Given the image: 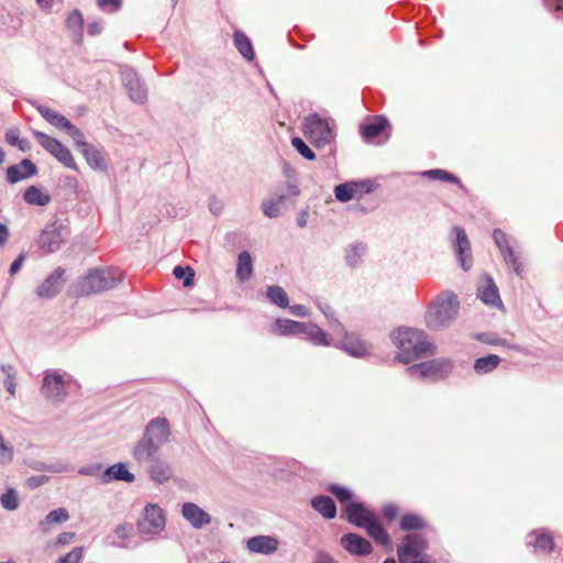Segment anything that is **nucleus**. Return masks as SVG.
<instances>
[{
  "instance_id": "obj_1",
  "label": "nucleus",
  "mask_w": 563,
  "mask_h": 563,
  "mask_svg": "<svg viewBox=\"0 0 563 563\" xmlns=\"http://www.w3.org/2000/svg\"><path fill=\"white\" fill-rule=\"evenodd\" d=\"M391 339L399 352L396 356L401 363H410L427 355L435 354V345L428 340L423 330L413 328H399L393 332Z\"/></svg>"
},
{
  "instance_id": "obj_2",
  "label": "nucleus",
  "mask_w": 563,
  "mask_h": 563,
  "mask_svg": "<svg viewBox=\"0 0 563 563\" xmlns=\"http://www.w3.org/2000/svg\"><path fill=\"white\" fill-rule=\"evenodd\" d=\"M460 300L452 291H442L429 303L424 312V324L432 331L449 328L457 318Z\"/></svg>"
},
{
  "instance_id": "obj_3",
  "label": "nucleus",
  "mask_w": 563,
  "mask_h": 563,
  "mask_svg": "<svg viewBox=\"0 0 563 563\" xmlns=\"http://www.w3.org/2000/svg\"><path fill=\"white\" fill-rule=\"evenodd\" d=\"M122 279L123 274L118 268H92L73 285V291L78 297L89 296L110 290Z\"/></svg>"
},
{
  "instance_id": "obj_4",
  "label": "nucleus",
  "mask_w": 563,
  "mask_h": 563,
  "mask_svg": "<svg viewBox=\"0 0 563 563\" xmlns=\"http://www.w3.org/2000/svg\"><path fill=\"white\" fill-rule=\"evenodd\" d=\"M346 520L360 528H364L368 536L382 545H388L390 538L380 523L377 515L367 509L362 503H349L345 507Z\"/></svg>"
},
{
  "instance_id": "obj_5",
  "label": "nucleus",
  "mask_w": 563,
  "mask_h": 563,
  "mask_svg": "<svg viewBox=\"0 0 563 563\" xmlns=\"http://www.w3.org/2000/svg\"><path fill=\"white\" fill-rule=\"evenodd\" d=\"M333 129V123L316 113L308 115L303 121L305 134L317 147L332 143L335 136Z\"/></svg>"
},
{
  "instance_id": "obj_6",
  "label": "nucleus",
  "mask_w": 563,
  "mask_h": 563,
  "mask_svg": "<svg viewBox=\"0 0 563 563\" xmlns=\"http://www.w3.org/2000/svg\"><path fill=\"white\" fill-rule=\"evenodd\" d=\"M69 232L62 221L55 220L45 225L36 240L38 250L43 254H51L59 250Z\"/></svg>"
},
{
  "instance_id": "obj_7",
  "label": "nucleus",
  "mask_w": 563,
  "mask_h": 563,
  "mask_svg": "<svg viewBox=\"0 0 563 563\" xmlns=\"http://www.w3.org/2000/svg\"><path fill=\"white\" fill-rule=\"evenodd\" d=\"M71 376L66 372L47 371L43 377L42 393L48 400L60 404L67 396V386Z\"/></svg>"
},
{
  "instance_id": "obj_8",
  "label": "nucleus",
  "mask_w": 563,
  "mask_h": 563,
  "mask_svg": "<svg viewBox=\"0 0 563 563\" xmlns=\"http://www.w3.org/2000/svg\"><path fill=\"white\" fill-rule=\"evenodd\" d=\"M453 368V364L449 358H434L421 362L406 368L407 374L412 378H431L441 379L446 377Z\"/></svg>"
},
{
  "instance_id": "obj_9",
  "label": "nucleus",
  "mask_w": 563,
  "mask_h": 563,
  "mask_svg": "<svg viewBox=\"0 0 563 563\" xmlns=\"http://www.w3.org/2000/svg\"><path fill=\"white\" fill-rule=\"evenodd\" d=\"M34 136L37 142L64 166L73 170L77 169L76 162L70 151L59 141L40 131H34Z\"/></svg>"
},
{
  "instance_id": "obj_10",
  "label": "nucleus",
  "mask_w": 563,
  "mask_h": 563,
  "mask_svg": "<svg viewBox=\"0 0 563 563\" xmlns=\"http://www.w3.org/2000/svg\"><path fill=\"white\" fill-rule=\"evenodd\" d=\"M165 515L156 504H148L143 510V516L137 522V530L142 534H157L165 528Z\"/></svg>"
},
{
  "instance_id": "obj_11",
  "label": "nucleus",
  "mask_w": 563,
  "mask_h": 563,
  "mask_svg": "<svg viewBox=\"0 0 563 563\" xmlns=\"http://www.w3.org/2000/svg\"><path fill=\"white\" fill-rule=\"evenodd\" d=\"M121 78L132 101L143 103L147 99V89L137 73L129 66L121 67Z\"/></svg>"
},
{
  "instance_id": "obj_12",
  "label": "nucleus",
  "mask_w": 563,
  "mask_h": 563,
  "mask_svg": "<svg viewBox=\"0 0 563 563\" xmlns=\"http://www.w3.org/2000/svg\"><path fill=\"white\" fill-rule=\"evenodd\" d=\"M334 334L342 336L338 346L349 355L353 357H366L371 355L372 346L367 342L363 341L358 335L346 332L344 328L343 332H340L339 330L334 332Z\"/></svg>"
},
{
  "instance_id": "obj_13",
  "label": "nucleus",
  "mask_w": 563,
  "mask_h": 563,
  "mask_svg": "<svg viewBox=\"0 0 563 563\" xmlns=\"http://www.w3.org/2000/svg\"><path fill=\"white\" fill-rule=\"evenodd\" d=\"M493 239H494L497 247L499 249V251H500V253H501V255L504 257L505 263L508 266H511L514 272L518 276H521L522 272H523V267H522L520 261L518 260V257L515 255V253L512 251V247L510 245V240L506 235V233H504L499 229H496L493 232Z\"/></svg>"
},
{
  "instance_id": "obj_14",
  "label": "nucleus",
  "mask_w": 563,
  "mask_h": 563,
  "mask_svg": "<svg viewBox=\"0 0 563 563\" xmlns=\"http://www.w3.org/2000/svg\"><path fill=\"white\" fill-rule=\"evenodd\" d=\"M299 188L292 184H286L285 191L276 194L262 202V210L265 217L274 219L280 214V205L289 197L299 195Z\"/></svg>"
},
{
  "instance_id": "obj_15",
  "label": "nucleus",
  "mask_w": 563,
  "mask_h": 563,
  "mask_svg": "<svg viewBox=\"0 0 563 563\" xmlns=\"http://www.w3.org/2000/svg\"><path fill=\"white\" fill-rule=\"evenodd\" d=\"M453 231L456 235V239L453 243L454 253L460 262L462 269L468 271L473 264L470 241L464 229L461 227H454Z\"/></svg>"
},
{
  "instance_id": "obj_16",
  "label": "nucleus",
  "mask_w": 563,
  "mask_h": 563,
  "mask_svg": "<svg viewBox=\"0 0 563 563\" xmlns=\"http://www.w3.org/2000/svg\"><path fill=\"white\" fill-rule=\"evenodd\" d=\"M65 269L57 267L51 275H48L44 282L37 287L36 294L40 298L51 299L55 297L64 286Z\"/></svg>"
},
{
  "instance_id": "obj_17",
  "label": "nucleus",
  "mask_w": 563,
  "mask_h": 563,
  "mask_svg": "<svg viewBox=\"0 0 563 563\" xmlns=\"http://www.w3.org/2000/svg\"><path fill=\"white\" fill-rule=\"evenodd\" d=\"M145 438H150L153 443H157V448L159 449L164 443L168 441L170 435L169 424L166 418H154L152 419L143 434Z\"/></svg>"
},
{
  "instance_id": "obj_18",
  "label": "nucleus",
  "mask_w": 563,
  "mask_h": 563,
  "mask_svg": "<svg viewBox=\"0 0 563 563\" xmlns=\"http://www.w3.org/2000/svg\"><path fill=\"white\" fill-rule=\"evenodd\" d=\"M402 544L398 548L399 562L421 558L424 549V541L418 534H407Z\"/></svg>"
},
{
  "instance_id": "obj_19",
  "label": "nucleus",
  "mask_w": 563,
  "mask_h": 563,
  "mask_svg": "<svg viewBox=\"0 0 563 563\" xmlns=\"http://www.w3.org/2000/svg\"><path fill=\"white\" fill-rule=\"evenodd\" d=\"M181 515L195 529H201L211 522V516L194 503H185Z\"/></svg>"
},
{
  "instance_id": "obj_20",
  "label": "nucleus",
  "mask_w": 563,
  "mask_h": 563,
  "mask_svg": "<svg viewBox=\"0 0 563 563\" xmlns=\"http://www.w3.org/2000/svg\"><path fill=\"white\" fill-rule=\"evenodd\" d=\"M341 545L354 555H367L372 552V544L356 533H346L340 540Z\"/></svg>"
},
{
  "instance_id": "obj_21",
  "label": "nucleus",
  "mask_w": 563,
  "mask_h": 563,
  "mask_svg": "<svg viewBox=\"0 0 563 563\" xmlns=\"http://www.w3.org/2000/svg\"><path fill=\"white\" fill-rule=\"evenodd\" d=\"M36 166L29 158H24L19 164L8 167L7 180L10 184H16L20 180L27 179L36 175Z\"/></svg>"
},
{
  "instance_id": "obj_22",
  "label": "nucleus",
  "mask_w": 563,
  "mask_h": 563,
  "mask_svg": "<svg viewBox=\"0 0 563 563\" xmlns=\"http://www.w3.org/2000/svg\"><path fill=\"white\" fill-rule=\"evenodd\" d=\"M278 540L271 536H256L247 540V549L253 553L272 554L278 549Z\"/></svg>"
},
{
  "instance_id": "obj_23",
  "label": "nucleus",
  "mask_w": 563,
  "mask_h": 563,
  "mask_svg": "<svg viewBox=\"0 0 563 563\" xmlns=\"http://www.w3.org/2000/svg\"><path fill=\"white\" fill-rule=\"evenodd\" d=\"M486 285L484 287H478L477 296L485 305H489L493 307L501 306V299L499 296V291L497 286L495 285L493 278L490 276H486Z\"/></svg>"
},
{
  "instance_id": "obj_24",
  "label": "nucleus",
  "mask_w": 563,
  "mask_h": 563,
  "mask_svg": "<svg viewBox=\"0 0 563 563\" xmlns=\"http://www.w3.org/2000/svg\"><path fill=\"white\" fill-rule=\"evenodd\" d=\"M157 451V443H153L150 438L143 435L134 446L132 456L140 463L148 462Z\"/></svg>"
},
{
  "instance_id": "obj_25",
  "label": "nucleus",
  "mask_w": 563,
  "mask_h": 563,
  "mask_svg": "<svg viewBox=\"0 0 563 563\" xmlns=\"http://www.w3.org/2000/svg\"><path fill=\"white\" fill-rule=\"evenodd\" d=\"M303 325L305 322L279 318L272 325L271 331L279 335H297L301 334Z\"/></svg>"
},
{
  "instance_id": "obj_26",
  "label": "nucleus",
  "mask_w": 563,
  "mask_h": 563,
  "mask_svg": "<svg viewBox=\"0 0 563 563\" xmlns=\"http://www.w3.org/2000/svg\"><path fill=\"white\" fill-rule=\"evenodd\" d=\"M311 507L325 519H333L336 516V506L329 496H316L311 499Z\"/></svg>"
},
{
  "instance_id": "obj_27",
  "label": "nucleus",
  "mask_w": 563,
  "mask_h": 563,
  "mask_svg": "<svg viewBox=\"0 0 563 563\" xmlns=\"http://www.w3.org/2000/svg\"><path fill=\"white\" fill-rule=\"evenodd\" d=\"M364 186H366V189H365L366 192H369L372 190L371 185H367L365 183L351 181V183L340 184V185L335 186V188H334V196H335L336 200H339L341 202H347L351 199H353V197L355 196V194L357 191V188L364 187Z\"/></svg>"
},
{
  "instance_id": "obj_28",
  "label": "nucleus",
  "mask_w": 563,
  "mask_h": 563,
  "mask_svg": "<svg viewBox=\"0 0 563 563\" xmlns=\"http://www.w3.org/2000/svg\"><path fill=\"white\" fill-rule=\"evenodd\" d=\"M387 125H388L387 119H385L383 117H375L374 119H372L371 121L366 122L365 124H363L361 126L362 136L366 141H372L376 136L382 134Z\"/></svg>"
},
{
  "instance_id": "obj_29",
  "label": "nucleus",
  "mask_w": 563,
  "mask_h": 563,
  "mask_svg": "<svg viewBox=\"0 0 563 563\" xmlns=\"http://www.w3.org/2000/svg\"><path fill=\"white\" fill-rule=\"evenodd\" d=\"M148 474L154 482L162 484L172 477L173 472L167 462L156 459L152 461Z\"/></svg>"
},
{
  "instance_id": "obj_30",
  "label": "nucleus",
  "mask_w": 563,
  "mask_h": 563,
  "mask_svg": "<svg viewBox=\"0 0 563 563\" xmlns=\"http://www.w3.org/2000/svg\"><path fill=\"white\" fill-rule=\"evenodd\" d=\"M305 329L301 330V334H305L307 339L314 345H330L328 334L317 324L312 322H305Z\"/></svg>"
},
{
  "instance_id": "obj_31",
  "label": "nucleus",
  "mask_w": 563,
  "mask_h": 563,
  "mask_svg": "<svg viewBox=\"0 0 563 563\" xmlns=\"http://www.w3.org/2000/svg\"><path fill=\"white\" fill-rule=\"evenodd\" d=\"M236 278L244 283L253 275V263L251 254L247 251H242L238 256L236 264Z\"/></svg>"
},
{
  "instance_id": "obj_32",
  "label": "nucleus",
  "mask_w": 563,
  "mask_h": 563,
  "mask_svg": "<svg viewBox=\"0 0 563 563\" xmlns=\"http://www.w3.org/2000/svg\"><path fill=\"white\" fill-rule=\"evenodd\" d=\"M80 153L84 155L85 159L91 168L102 170L107 168L104 157L99 148L87 144L84 148L80 150Z\"/></svg>"
},
{
  "instance_id": "obj_33",
  "label": "nucleus",
  "mask_w": 563,
  "mask_h": 563,
  "mask_svg": "<svg viewBox=\"0 0 563 563\" xmlns=\"http://www.w3.org/2000/svg\"><path fill=\"white\" fill-rule=\"evenodd\" d=\"M104 481L117 479L126 483H132L134 481V475L129 472L126 465L123 463H117L109 466L104 472Z\"/></svg>"
},
{
  "instance_id": "obj_34",
  "label": "nucleus",
  "mask_w": 563,
  "mask_h": 563,
  "mask_svg": "<svg viewBox=\"0 0 563 563\" xmlns=\"http://www.w3.org/2000/svg\"><path fill=\"white\" fill-rule=\"evenodd\" d=\"M366 244L363 242H356L351 245H349L345 249L344 258L350 267H355L360 264L362 257L364 256L366 252Z\"/></svg>"
},
{
  "instance_id": "obj_35",
  "label": "nucleus",
  "mask_w": 563,
  "mask_h": 563,
  "mask_svg": "<svg viewBox=\"0 0 563 563\" xmlns=\"http://www.w3.org/2000/svg\"><path fill=\"white\" fill-rule=\"evenodd\" d=\"M233 42L240 54L247 60L254 58V49L250 38L241 31H235Z\"/></svg>"
},
{
  "instance_id": "obj_36",
  "label": "nucleus",
  "mask_w": 563,
  "mask_h": 563,
  "mask_svg": "<svg viewBox=\"0 0 563 563\" xmlns=\"http://www.w3.org/2000/svg\"><path fill=\"white\" fill-rule=\"evenodd\" d=\"M528 538L529 539H528L527 543L528 544H532L537 552L550 553L552 551V549H553V544H554L553 540L548 534L540 533V534L537 536L533 532Z\"/></svg>"
},
{
  "instance_id": "obj_37",
  "label": "nucleus",
  "mask_w": 563,
  "mask_h": 563,
  "mask_svg": "<svg viewBox=\"0 0 563 563\" xmlns=\"http://www.w3.org/2000/svg\"><path fill=\"white\" fill-rule=\"evenodd\" d=\"M23 198L29 205L41 207L46 206L51 201V197L36 186H30L24 191Z\"/></svg>"
},
{
  "instance_id": "obj_38",
  "label": "nucleus",
  "mask_w": 563,
  "mask_h": 563,
  "mask_svg": "<svg viewBox=\"0 0 563 563\" xmlns=\"http://www.w3.org/2000/svg\"><path fill=\"white\" fill-rule=\"evenodd\" d=\"M500 361V357L495 354L478 357L474 363V371L481 375L490 373L499 365Z\"/></svg>"
},
{
  "instance_id": "obj_39",
  "label": "nucleus",
  "mask_w": 563,
  "mask_h": 563,
  "mask_svg": "<svg viewBox=\"0 0 563 563\" xmlns=\"http://www.w3.org/2000/svg\"><path fill=\"white\" fill-rule=\"evenodd\" d=\"M267 299L279 308L289 307V299L286 291L277 285L268 286L266 289Z\"/></svg>"
},
{
  "instance_id": "obj_40",
  "label": "nucleus",
  "mask_w": 563,
  "mask_h": 563,
  "mask_svg": "<svg viewBox=\"0 0 563 563\" xmlns=\"http://www.w3.org/2000/svg\"><path fill=\"white\" fill-rule=\"evenodd\" d=\"M37 111L48 123L58 129H64L69 121L66 117L49 109L46 106H37Z\"/></svg>"
},
{
  "instance_id": "obj_41",
  "label": "nucleus",
  "mask_w": 563,
  "mask_h": 563,
  "mask_svg": "<svg viewBox=\"0 0 563 563\" xmlns=\"http://www.w3.org/2000/svg\"><path fill=\"white\" fill-rule=\"evenodd\" d=\"M318 308L323 313V316L329 321L330 329L334 332L339 331L343 332V324L335 318L334 310L329 303L322 302L321 300L316 301Z\"/></svg>"
},
{
  "instance_id": "obj_42",
  "label": "nucleus",
  "mask_w": 563,
  "mask_h": 563,
  "mask_svg": "<svg viewBox=\"0 0 563 563\" xmlns=\"http://www.w3.org/2000/svg\"><path fill=\"white\" fill-rule=\"evenodd\" d=\"M68 519V511L65 508H57L49 511L40 525L43 529H46L53 525L66 522Z\"/></svg>"
},
{
  "instance_id": "obj_43",
  "label": "nucleus",
  "mask_w": 563,
  "mask_h": 563,
  "mask_svg": "<svg viewBox=\"0 0 563 563\" xmlns=\"http://www.w3.org/2000/svg\"><path fill=\"white\" fill-rule=\"evenodd\" d=\"M424 520L415 514H406L401 517L399 528L404 531L419 530L424 528Z\"/></svg>"
},
{
  "instance_id": "obj_44",
  "label": "nucleus",
  "mask_w": 563,
  "mask_h": 563,
  "mask_svg": "<svg viewBox=\"0 0 563 563\" xmlns=\"http://www.w3.org/2000/svg\"><path fill=\"white\" fill-rule=\"evenodd\" d=\"M35 471L38 472H48V473H64L69 471V465L64 462L56 463H45V462H35L32 466Z\"/></svg>"
},
{
  "instance_id": "obj_45",
  "label": "nucleus",
  "mask_w": 563,
  "mask_h": 563,
  "mask_svg": "<svg viewBox=\"0 0 563 563\" xmlns=\"http://www.w3.org/2000/svg\"><path fill=\"white\" fill-rule=\"evenodd\" d=\"M66 25L69 30L81 36L84 26L82 13L78 9L73 10L66 19Z\"/></svg>"
},
{
  "instance_id": "obj_46",
  "label": "nucleus",
  "mask_w": 563,
  "mask_h": 563,
  "mask_svg": "<svg viewBox=\"0 0 563 563\" xmlns=\"http://www.w3.org/2000/svg\"><path fill=\"white\" fill-rule=\"evenodd\" d=\"M422 175L434 180H443L460 184V179L455 175L443 169H429L423 172Z\"/></svg>"
},
{
  "instance_id": "obj_47",
  "label": "nucleus",
  "mask_w": 563,
  "mask_h": 563,
  "mask_svg": "<svg viewBox=\"0 0 563 563\" xmlns=\"http://www.w3.org/2000/svg\"><path fill=\"white\" fill-rule=\"evenodd\" d=\"M63 130H65L68 133V135L74 140V142L79 151L88 144L85 141L84 133L76 125H74L70 121H68V123L65 125V128Z\"/></svg>"
},
{
  "instance_id": "obj_48",
  "label": "nucleus",
  "mask_w": 563,
  "mask_h": 563,
  "mask_svg": "<svg viewBox=\"0 0 563 563\" xmlns=\"http://www.w3.org/2000/svg\"><path fill=\"white\" fill-rule=\"evenodd\" d=\"M173 274L177 279L184 280V286L188 287L194 284L195 272L189 266L177 265L173 269Z\"/></svg>"
},
{
  "instance_id": "obj_49",
  "label": "nucleus",
  "mask_w": 563,
  "mask_h": 563,
  "mask_svg": "<svg viewBox=\"0 0 563 563\" xmlns=\"http://www.w3.org/2000/svg\"><path fill=\"white\" fill-rule=\"evenodd\" d=\"M133 532V526L130 523H121L118 525L114 529V534L121 539L122 541L126 540ZM112 545L120 547V548H126L128 544L125 542L117 543L114 541H111Z\"/></svg>"
},
{
  "instance_id": "obj_50",
  "label": "nucleus",
  "mask_w": 563,
  "mask_h": 563,
  "mask_svg": "<svg viewBox=\"0 0 563 563\" xmlns=\"http://www.w3.org/2000/svg\"><path fill=\"white\" fill-rule=\"evenodd\" d=\"M291 145L306 159L312 161L316 158L313 151L306 144V142L298 136L292 137Z\"/></svg>"
},
{
  "instance_id": "obj_51",
  "label": "nucleus",
  "mask_w": 563,
  "mask_h": 563,
  "mask_svg": "<svg viewBox=\"0 0 563 563\" xmlns=\"http://www.w3.org/2000/svg\"><path fill=\"white\" fill-rule=\"evenodd\" d=\"M2 507L7 510H15L19 507L18 495L14 489L9 488L0 498Z\"/></svg>"
},
{
  "instance_id": "obj_52",
  "label": "nucleus",
  "mask_w": 563,
  "mask_h": 563,
  "mask_svg": "<svg viewBox=\"0 0 563 563\" xmlns=\"http://www.w3.org/2000/svg\"><path fill=\"white\" fill-rule=\"evenodd\" d=\"M328 490L332 493L340 503H346L353 496L352 492L349 488L340 486L338 484H331L328 487Z\"/></svg>"
},
{
  "instance_id": "obj_53",
  "label": "nucleus",
  "mask_w": 563,
  "mask_h": 563,
  "mask_svg": "<svg viewBox=\"0 0 563 563\" xmlns=\"http://www.w3.org/2000/svg\"><path fill=\"white\" fill-rule=\"evenodd\" d=\"M84 554V548L77 547L74 548L70 552H68L66 555L60 556L57 561V563H79Z\"/></svg>"
},
{
  "instance_id": "obj_54",
  "label": "nucleus",
  "mask_w": 563,
  "mask_h": 563,
  "mask_svg": "<svg viewBox=\"0 0 563 563\" xmlns=\"http://www.w3.org/2000/svg\"><path fill=\"white\" fill-rule=\"evenodd\" d=\"M97 5L106 12H117L122 5V0H97Z\"/></svg>"
},
{
  "instance_id": "obj_55",
  "label": "nucleus",
  "mask_w": 563,
  "mask_h": 563,
  "mask_svg": "<svg viewBox=\"0 0 563 563\" xmlns=\"http://www.w3.org/2000/svg\"><path fill=\"white\" fill-rule=\"evenodd\" d=\"M20 139V130L18 128H10L5 131L4 141L9 145L15 146Z\"/></svg>"
},
{
  "instance_id": "obj_56",
  "label": "nucleus",
  "mask_w": 563,
  "mask_h": 563,
  "mask_svg": "<svg viewBox=\"0 0 563 563\" xmlns=\"http://www.w3.org/2000/svg\"><path fill=\"white\" fill-rule=\"evenodd\" d=\"M478 339L489 345H504L506 341L504 339H500L492 333H483L478 336Z\"/></svg>"
},
{
  "instance_id": "obj_57",
  "label": "nucleus",
  "mask_w": 563,
  "mask_h": 563,
  "mask_svg": "<svg viewBox=\"0 0 563 563\" xmlns=\"http://www.w3.org/2000/svg\"><path fill=\"white\" fill-rule=\"evenodd\" d=\"M103 31V22L101 20H95L88 23L87 32L91 36H97Z\"/></svg>"
},
{
  "instance_id": "obj_58",
  "label": "nucleus",
  "mask_w": 563,
  "mask_h": 563,
  "mask_svg": "<svg viewBox=\"0 0 563 563\" xmlns=\"http://www.w3.org/2000/svg\"><path fill=\"white\" fill-rule=\"evenodd\" d=\"M289 309V311L297 316V317H301V318H306V317H309L310 316V310L309 308H307L306 306L303 305H294V306H289L287 307Z\"/></svg>"
},
{
  "instance_id": "obj_59",
  "label": "nucleus",
  "mask_w": 563,
  "mask_h": 563,
  "mask_svg": "<svg viewBox=\"0 0 563 563\" xmlns=\"http://www.w3.org/2000/svg\"><path fill=\"white\" fill-rule=\"evenodd\" d=\"M25 258H26L25 253L22 252L19 254V256L13 261V263L10 266V269H9L10 275L13 276L21 269Z\"/></svg>"
},
{
  "instance_id": "obj_60",
  "label": "nucleus",
  "mask_w": 563,
  "mask_h": 563,
  "mask_svg": "<svg viewBox=\"0 0 563 563\" xmlns=\"http://www.w3.org/2000/svg\"><path fill=\"white\" fill-rule=\"evenodd\" d=\"M48 477L45 475L31 476L27 478L26 484L30 488H36L47 483Z\"/></svg>"
},
{
  "instance_id": "obj_61",
  "label": "nucleus",
  "mask_w": 563,
  "mask_h": 563,
  "mask_svg": "<svg viewBox=\"0 0 563 563\" xmlns=\"http://www.w3.org/2000/svg\"><path fill=\"white\" fill-rule=\"evenodd\" d=\"M383 515L388 520H393L398 515V507L394 504H387L383 507Z\"/></svg>"
},
{
  "instance_id": "obj_62",
  "label": "nucleus",
  "mask_w": 563,
  "mask_h": 563,
  "mask_svg": "<svg viewBox=\"0 0 563 563\" xmlns=\"http://www.w3.org/2000/svg\"><path fill=\"white\" fill-rule=\"evenodd\" d=\"M543 3L550 11L563 12V0H543Z\"/></svg>"
},
{
  "instance_id": "obj_63",
  "label": "nucleus",
  "mask_w": 563,
  "mask_h": 563,
  "mask_svg": "<svg viewBox=\"0 0 563 563\" xmlns=\"http://www.w3.org/2000/svg\"><path fill=\"white\" fill-rule=\"evenodd\" d=\"M222 209H223V203H222L221 200H218L216 197L210 198V200H209V210L213 214H216V216L220 214Z\"/></svg>"
},
{
  "instance_id": "obj_64",
  "label": "nucleus",
  "mask_w": 563,
  "mask_h": 563,
  "mask_svg": "<svg viewBox=\"0 0 563 563\" xmlns=\"http://www.w3.org/2000/svg\"><path fill=\"white\" fill-rule=\"evenodd\" d=\"M316 563H339L332 555L325 552H319Z\"/></svg>"
}]
</instances>
